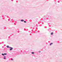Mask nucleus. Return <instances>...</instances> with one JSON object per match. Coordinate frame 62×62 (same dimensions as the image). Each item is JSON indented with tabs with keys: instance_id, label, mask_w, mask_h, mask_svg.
I'll return each instance as SVG.
<instances>
[{
	"instance_id": "11",
	"label": "nucleus",
	"mask_w": 62,
	"mask_h": 62,
	"mask_svg": "<svg viewBox=\"0 0 62 62\" xmlns=\"http://www.w3.org/2000/svg\"><path fill=\"white\" fill-rule=\"evenodd\" d=\"M58 3H59V2H60V1H58Z\"/></svg>"
},
{
	"instance_id": "6",
	"label": "nucleus",
	"mask_w": 62,
	"mask_h": 62,
	"mask_svg": "<svg viewBox=\"0 0 62 62\" xmlns=\"http://www.w3.org/2000/svg\"><path fill=\"white\" fill-rule=\"evenodd\" d=\"M7 47V48H9V47H9V46H6Z\"/></svg>"
},
{
	"instance_id": "4",
	"label": "nucleus",
	"mask_w": 62,
	"mask_h": 62,
	"mask_svg": "<svg viewBox=\"0 0 62 62\" xmlns=\"http://www.w3.org/2000/svg\"><path fill=\"white\" fill-rule=\"evenodd\" d=\"M53 43H51L50 44V46H51V45H53Z\"/></svg>"
},
{
	"instance_id": "10",
	"label": "nucleus",
	"mask_w": 62,
	"mask_h": 62,
	"mask_svg": "<svg viewBox=\"0 0 62 62\" xmlns=\"http://www.w3.org/2000/svg\"><path fill=\"white\" fill-rule=\"evenodd\" d=\"M11 60H13V59H11Z\"/></svg>"
},
{
	"instance_id": "2",
	"label": "nucleus",
	"mask_w": 62,
	"mask_h": 62,
	"mask_svg": "<svg viewBox=\"0 0 62 62\" xmlns=\"http://www.w3.org/2000/svg\"><path fill=\"white\" fill-rule=\"evenodd\" d=\"M1 54L2 55H7V53H4V54L2 53Z\"/></svg>"
},
{
	"instance_id": "12",
	"label": "nucleus",
	"mask_w": 62,
	"mask_h": 62,
	"mask_svg": "<svg viewBox=\"0 0 62 62\" xmlns=\"http://www.w3.org/2000/svg\"><path fill=\"white\" fill-rule=\"evenodd\" d=\"M8 21H10V20L8 19Z\"/></svg>"
},
{
	"instance_id": "15",
	"label": "nucleus",
	"mask_w": 62,
	"mask_h": 62,
	"mask_svg": "<svg viewBox=\"0 0 62 62\" xmlns=\"http://www.w3.org/2000/svg\"><path fill=\"white\" fill-rule=\"evenodd\" d=\"M40 51L39 52V53H40Z\"/></svg>"
},
{
	"instance_id": "1",
	"label": "nucleus",
	"mask_w": 62,
	"mask_h": 62,
	"mask_svg": "<svg viewBox=\"0 0 62 62\" xmlns=\"http://www.w3.org/2000/svg\"><path fill=\"white\" fill-rule=\"evenodd\" d=\"M9 49H10L9 50L10 51H11L12 50H13V47H9Z\"/></svg>"
},
{
	"instance_id": "9",
	"label": "nucleus",
	"mask_w": 62,
	"mask_h": 62,
	"mask_svg": "<svg viewBox=\"0 0 62 62\" xmlns=\"http://www.w3.org/2000/svg\"><path fill=\"white\" fill-rule=\"evenodd\" d=\"M24 23H26V21H24Z\"/></svg>"
},
{
	"instance_id": "13",
	"label": "nucleus",
	"mask_w": 62,
	"mask_h": 62,
	"mask_svg": "<svg viewBox=\"0 0 62 62\" xmlns=\"http://www.w3.org/2000/svg\"><path fill=\"white\" fill-rule=\"evenodd\" d=\"M18 33H19V31H18Z\"/></svg>"
},
{
	"instance_id": "3",
	"label": "nucleus",
	"mask_w": 62,
	"mask_h": 62,
	"mask_svg": "<svg viewBox=\"0 0 62 62\" xmlns=\"http://www.w3.org/2000/svg\"><path fill=\"white\" fill-rule=\"evenodd\" d=\"M4 58H3V59H6V56H4Z\"/></svg>"
},
{
	"instance_id": "7",
	"label": "nucleus",
	"mask_w": 62,
	"mask_h": 62,
	"mask_svg": "<svg viewBox=\"0 0 62 62\" xmlns=\"http://www.w3.org/2000/svg\"><path fill=\"white\" fill-rule=\"evenodd\" d=\"M31 54H35V53H34V52H31Z\"/></svg>"
},
{
	"instance_id": "14",
	"label": "nucleus",
	"mask_w": 62,
	"mask_h": 62,
	"mask_svg": "<svg viewBox=\"0 0 62 62\" xmlns=\"http://www.w3.org/2000/svg\"><path fill=\"white\" fill-rule=\"evenodd\" d=\"M9 37H10V36H9L8 37V38H9Z\"/></svg>"
},
{
	"instance_id": "5",
	"label": "nucleus",
	"mask_w": 62,
	"mask_h": 62,
	"mask_svg": "<svg viewBox=\"0 0 62 62\" xmlns=\"http://www.w3.org/2000/svg\"><path fill=\"white\" fill-rule=\"evenodd\" d=\"M21 22H24V20H23V19H21Z\"/></svg>"
},
{
	"instance_id": "8",
	"label": "nucleus",
	"mask_w": 62,
	"mask_h": 62,
	"mask_svg": "<svg viewBox=\"0 0 62 62\" xmlns=\"http://www.w3.org/2000/svg\"><path fill=\"white\" fill-rule=\"evenodd\" d=\"M54 34V32H52L51 33V35H53V34Z\"/></svg>"
}]
</instances>
